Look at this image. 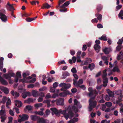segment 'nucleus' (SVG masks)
<instances>
[{
    "instance_id": "nucleus-55",
    "label": "nucleus",
    "mask_w": 123,
    "mask_h": 123,
    "mask_svg": "<svg viewBox=\"0 0 123 123\" xmlns=\"http://www.w3.org/2000/svg\"><path fill=\"white\" fill-rule=\"evenodd\" d=\"M9 114L12 116H13L14 115V112L11 109L9 111Z\"/></svg>"
},
{
    "instance_id": "nucleus-43",
    "label": "nucleus",
    "mask_w": 123,
    "mask_h": 123,
    "mask_svg": "<svg viewBox=\"0 0 123 123\" xmlns=\"http://www.w3.org/2000/svg\"><path fill=\"white\" fill-rule=\"evenodd\" d=\"M105 105L108 107H110L112 105V103L110 102H106L105 103Z\"/></svg>"
},
{
    "instance_id": "nucleus-44",
    "label": "nucleus",
    "mask_w": 123,
    "mask_h": 123,
    "mask_svg": "<svg viewBox=\"0 0 123 123\" xmlns=\"http://www.w3.org/2000/svg\"><path fill=\"white\" fill-rule=\"evenodd\" d=\"M19 78H21V76L20 72H19L18 71L16 73V76Z\"/></svg>"
},
{
    "instance_id": "nucleus-20",
    "label": "nucleus",
    "mask_w": 123,
    "mask_h": 123,
    "mask_svg": "<svg viewBox=\"0 0 123 123\" xmlns=\"http://www.w3.org/2000/svg\"><path fill=\"white\" fill-rule=\"evenodd\" d=\"M70 1L71 0H69L66 2L62 5L60 6V7L62 8H63L65 6H68L69 4Z\"/></svg>"
},
{
    "instance_id": "nucleus-12",
    "label": "nucleus",
    "mask_w": 123,
    "mask_h": 123,
    "mask_svg": "<svg viewBox=\"0 0 123 123\" xmlns=\"http://www.w3.org/2000/svg\"><path fill=\"white\" fill-rule=\"evenodd\" d=\"M33 107L30 105H28L26 106L24 109V111L25 112L28 111H31Z\"/></svg>"
},
{
    "instance_id": "nucleus-19",
    "label": "nucleus",
    "mask_w": 123,
    "mask_h": 123,
    "mask_svg": "<svg viewBox=\"0 0 123 123\" xmlns=\"http://www.w3.org/2000/svg\"><path fill=\"white\" fill-rule=\"evenodd\" d=\"M0 82L2 85H7L8 82L3 78L0 79Z\"/></svg>"
},
{
    "instance_id": "nucleus-9",
    "label": "nucleus",
    "mask_w": 123,
    "mask_h": 123,
    "mask_svg": "<svg viewBox=\"0 0 123 123\" xmlns=\"http://www.w3.org/2000/svg\"><path fill=\"white\" fill-rule=\"evenodd\" d=\"M64 99L60 98L56 100V104L57 105H64Z\"/></svg>"
},
{
    "instance_id": "nucleus-57",
    "label": "nucleus",
    "mask_w": 123,
    "mask_h": 123,
    "mask_svg": "<svg viewBox=\"0 0 123 123\" xmlns=\"http://www.w3.org/2000/svg\"><path fill=\"white\" fill-rule=\"evenodd\" d=\"M22 98L24 99L25 98L27 97V96L25 92L22 93Z\"/></svg>"
},
{
    "instance_id": "nucleus-64",
    "label": "nucleus",
    "mask_w": 123,
    "mask_h": 123,
    "mask_svg": "<svg viewBox=\"0 0 123 123\" xmlns=\"http://www.w3.org/2000/svg\"><path fill=\"white\" fill-rule=\"evenodd\" d=\"M102 59L104 61H107L108 60V59L107 57L105 56H103L102 57Z\"/></svg>"
},
{
    "instance_id": "nucleus-46",
    "label": "nucleus",
    "mask_w": 123,
    "mask_h": 123,
    "mask_svg": "<svg viewBox=\"0 0 123 123\" xmlns=\"http://www.w3.org/2000/svg\"><path fill=\"white\" fill-rule=\"evenodd\" d=\"M87 47L86 45H83V47L82 48V49L84 51H85Z\"/></svg>"
},
{
    "instance_id": "nucleus-41",
    "label": "nucleus",
    "mask_w": 123,
    "mask_h": 123,
    "mask_svg": "<svg viewBox=\"0 0 123 123\" xmlns=\"http://www.w3.org/2000/svg\"><path fill=\"white\" fill-rule=\"evenodd\" d=\"M123 47V46L121 45H118L116 48V50L118 51H119Z\"/></svg>"
},
{
    "instance_id": "nucleus-28",
    "label": "nucleus",
    "mask_w": 123,
    "mask_h": 123,
    "mask_svg": "<svg viewBox=\"0 0 123 123\" xmlns=\"http://www.w3.org/2000/svg\"><path fill=\"white\" fill-rule=\"evenodd\" d=\"M99 39L104 41H106L107 40L106 37L104 35H103L101 37H99Z\"/></svg>"
},
{
    "instance_id": "nucleus-37",
    "label": "nucleus",
    "mask_w": 123,
    "mask_h": 123,
    "mask_svg": "<svg viewBox=\"0 0 123 123\" xmlns=\"http://www.w3.org/2000/svg\"><path fill=\"white\" fill-rule=\"evenodd\" d=\"M43 5L44 6L45 8H49L51 7V6L47 3L43 4Z\"/></svg>"
},
{
    "instance_id": "nucleus-62",
    "label": "nucleus",
    "mask_w": 123,
    "mask_h": 123,
    "mask_svg": "<svg viewBox=\"0 0 123 123\" xmlns=\"http://www.w3.org/2000/svg\"><path fill=\"white\" fill-rule=\"evenodd\" d=\"M34 86V85L32 84H31L28 85V87L30 88H33Z\"/></svg>"
},
{
    "instance_id": "nucleus-58",
    "label": "nucleus",
    "mask_w": 123,
    "mask_h": 123,
    "mask_svg": "<svg viewBox=\"0 0 123 123\" xmlns=\"http://www.w3.org/2000/svg\"><path fill=\"white\" fill-rule=\"evenodd\" d=\"M121 120L120 119H117L116 120H115L114 122L112 123H120Z\"/></svg>"
},
{
    "instance_id": "nucleus-47",
    "label": "nucleus",
    "mask_w": 123,
    "mask_h": 123,
    "mask_svg": "<svg viewBox=\"0 0 123 123\" xmlns=\"http://www.w3.org/2000/svg\"><path fill=\"white\" fill-rule=\"evenodd\" d=\"M110 122V120L107 121V119L102 120L101 121V123H109Z\"/></svg>"
},
{
    "instance_id": "nucleus-17",
    "label": "nucleus",
    "mask_w": 123,
    "mask_h": 123,
    "mask_svg": "<svg viewBox=\"0 0 123 123\" xmlns=\"http://www.w3.org/2000/svg\"><path fill=\"white\" fill-rule=\"evenodd\" d=\"M99 12H98L95 14V16L97 17V19L100 22L102 19V15L99 13Z\"/></svg>"
},
{
    "instance_id": "nucleus-42",
    "label": "nucleus",
    "mask_w": 123,
    "mask_h": 123,
    "mask_svg": "<svg viewBox=\"0 0 123 123\" xmlns=\"http://www.w3.org/2000/svg\"><path fill=\"white\" fill-rule=\"evenodd\" d=\"M108 48H105L103 50V51L106 54H108L109 53V52L107 50Z\"/></svg>"
},
{
    "instance_id": "nucleus-15",
    "label": "nucleus",
    "mask_w": 123,
    "mask_h": 123,
    "mask_svg": "<svg viewBox=\"0 0 123 123\" xmlns=\"http://www.w3.org/2000/svg\"><path fill=\"white\" fill-rule=\"evenodd\" d=\"M103 81V86L104 87H106L107 85V84L108 82V80L107 78H102Z\"/></svg>"
},
{
    "instance_id": "nucleus-32",
    "label": "nucleus",
    "mask_w": 123,
    "mask_h": 123,
    "mask_svg": "<svg viewBox=\"0 0 123 123\" xmlns=\"http://www.w3.org/2000/svg\"><path fill=\"white\" fill-rule=\"evenodd\" d=\"M76 86L77 88L79 87L84 90H85L86 89V87L84 85H79V86Z\"/></svg>"
},
{
    "instance_id": "nucleus-34",
    "label": "nucleus",
    "mask_w": 123,
    "mask_h": 123,
    "mask_svg": "<svg viewBox=\"0 0 123 123\" xmlns=\"http://www.w3.org/2000/svg\"><path fill=\"white\" fill-rule=\"evenodd\" d=\"M43 104L42 103L36 104L34 105L35 107L36 108L42 107Z\"/></svg>"
},
{
    "instance_id": "nucleus-27",
    "label": "nucleus",
    "mask_w": 123,
    "mask_h": 123,
    "mask_svg": "<svg viewBox=\"0 0 123 123\" xmlns=\"http://www.w3.org/2000/svg\"><path fill=\"white\" fill-rule=\"evenodd\" d=\"M112 71L114 72H117L118 73L120 72V70L117 67H114L112 70Z\"/></svg>"
},
{
    "instance_id": "nucleus-56",
    "label": "nucleus",
    "mask_w": 123,
    "mask_h": 123,
    "mask_svg": "<svg viewBox=\"0 0 123 123\" xmlns=\"http://www.w3.org/2000/svg\"><path fill=\"white\" fill-rule=\"evenodd\" d=\"M86 61L89 63H91L92 62V60L90 58H87L86 59Z\"/></svg>"
},
{
    "instance_id": "nucleus-21",
    "label": "nucleus",
    "mask_w": 123,
    "mask_h": 123,
    "mask_svg": "<svg viewBox=\"0 0 123 123\" xmlns=\"http://www.w3.org/2000/svg\"><path fill=\"white\" fill-rule=\"evenodd\" d=\"M34 101L33 99L31 98H29L27 99L25 101V103H27L29 104L31 103H33Z\"/></svg>"
},
{
    "instance_id": "nucleus-53",
    "label": "nucleus",
    "mask_w": 123,
    "mask_h": 123,
    "mask_svg": "<svg viewBox=\"0 0 123 123\" xmlns=\"http://www.w3.org/2000/svg\"><path fill=\"white\" fill-rule=\"evenodd\" d=\"M51 97L50 95V93H48L47 94L45 97V98L46 99H48L51 98Z\"/></svg>"
},
{
    "instance_id": "nucleus-4",
    "label": "nucleus",
    "mask_w": 123,
    "mask_h": 123,
    "mask_svg": "<svg viewBox=\"0 0 123 123\" xmlns=\"http://www.w3.org/2000/svg\"><path fill=\"white\" fill-rule=\"evenodd\" d=\"M15 75L14 73H9V74H3V77L6 79H8L9 80H11V77Z\"/></svg>"
},
{
    "instance_id": "nucleus-5",
    "label": "nucleus",
    "mask_w": 123,
    "mask_h": 123,
    "mask_svg": "<svg viewBox=\"0 0 123 123\" xmlns=\"http://www.w3.org/2000/svg\"><path fill=\"white\" fill-rule=\"evenodd\" d=\"M77 80L73 79V84L76 86H79V85L82 84L83 83V80L81 79H80L78 81H77Z\"/></svg>"
},
{
    "instance_id": "nucleus-52",
    "label": "nucleus",
    "mask_w": 123,
    "mask_h": 123,
    "mask_svg": "<svg viewBox=\"0 0 123 123\" xmlns=\"http://www.w3.org/2000/svg\"><path fill=\"white\" fill-rule=\"evenodd\" d=\"M71 92L73 93H75L77 91V89L75 88H73L71 89Z\"/></svg>"
},
{
    "instance_id": "nucleus-3",
    "label": "nucleus",
    "mask_w": 123,
    "mask_h": 123,
    "mask_svg": "<svg viewBox=\"0 0 123 123\" xmlns=\"http://www.w3.org/2000/svg\"><path fill=\"white\" fill-rule=\"evenodd\" d=\"M95 43L96 44L94 45V48L96 52L97 53H98L99 51L100 48V46L98 44L100 43V42L99 40H97L95 41Z\"/></svg>"
},
{
    "instance_id": "nucleus-30",
    "label": "nucleus",
    "mask_w": 123,
    "mask_h": 123,
    "mask_svg": "<svg viewBox=\"0 0 123 123\" xmlns=\"http://www.w3.org/2000/svg\"><path fill=\"white\" fill-rule=\"evenodd\" d=\"M7 100V98L6 97H3L0 103L4 104L5 103Z\"/></svg>"
},
{
    "instance_id": "nucleus-39",
    "label": "nucleus",
    "mask_w": 123,
    "mask_h": 123,
    "mask_svg": "<svg viewBox=\"0 0 123 123\" xmlns=\"http://www.w3.org/2000/svg\"><path fill=\"white\" fill-rule=\"evenodd\" d=\"M78 121V119L77 118L74 117L73 119L69 121V122H73L75 123V122H77Z\"/></svg>"
},
{
    "instance_id": "nucleus-16",
    "label": "nucleus",
    "mask_w": 123,
    "mask_h": 123,
    "mask_svg": "<svg viewBox=\"0 0 123 123\" xmlns=\"http://www.w3.org/2000/svg\"><path fill=\"white\" fill-rule=\"evenodd\" d=\"M30 117L31 119L33 121H36L39 118V117L36 115H31Z\"/></svg>"
},
{
    "instance_id": "nucleus-49",
    "label": "nucleus",
    "mask_w": 123,
    "mask_h": 123,
    "mask_svg": "<svg viewBox=\"0 0 123 123\" xmlns=\"http://www.w3.org/2000/svg\"><path fill=\"white\" fill-rule=\"evenodd\" d=\"M71 71L73 73L75 74L77 73V71L76 68H73L71 69Z\"/></svg>"
},
{
    "instance_id": "nucleus-61",
    "label": "nucleus",
    "mask_w": 123,
    "mask_h": 123,
    "mask_svg": "<svg viewBox=\"0 0 123 123\" xmlns=\"http://www.w3.org/2000/svg\"><path fill=\"white\" fill-rule=\"evenodd\" d=\"M58 85V83L57 82H55L53 84V87L55 88Z\"/></svg>"
},
{
    "instance_id": "nucleus-35",
    "label": "nucleus",
    "mask_w": 123,
    "mask_h": 123,
    "mask_svg": "<svg viewBox=\"0 0 123 123\" xmlns=\"http://www.w3.org/2000/svg\"><path fill=\"white\" fill-rule=\"evenodd\" d=\"M50 112V111L49 110H46L45 111L46 114L44 115V117H47L49 114Z\"/></svg>"
},
{
    "instance_id": "nucleus-26",
    "label": "nucleus",
    "mask_w": 123,
    "mask_h": 123,
    "mask_svg": "<svg viewBox=\"0 0 123 123\" xmlns=\"http://www.w3.org/2000/svg\"><path fill=\"white\" fill-rule=\"evenodd\" d=\"M95 67V65L93 63L89 64L88 68H90L91 71H92L94 69Z\"/></svg>"
},
{
    "instance_id": "nucleus-29",
    "label": "nucleus",
    "mask_w": 123,
    "mask_h": 123,
    "mask_svg": "<svg viewBox=\"0 0 123 123\" xmlns=\"http://www.w3.org/2000/svg\"><path fill=\"white\" fill-rule=\"evenodd\" d=\"M0 115L1 116H6V114L5 113V111L1 110L0 111Z\"/></svg>"
},
{
    "instance_id": "nucleus-8",
    "label": "nucleus",
    "mask_w": 123,
    "mask_h": 123,
    "mask_svg": "<svg viewBox=\"0 0 123 123\" xmlns=\"http://www.w3.org/2000/svg\"><path fill=\"white\" fill-rule=\"evenodd\" d=\"M20 116V115H19V116L21 117L20 121H18L19 122H20L21 121L27 120L29 118V116L27 114H23L22 115V117H21Z\"/></svg>"
},
{
    "instance_id": "nucleus-59",
    "label": "nucleus",
    "mask_w": 123,
    "mask_h": 123,
    "mask_svg": "<svg viewBox=\"0 0 123 123\" xmlns=\"http://www.w3.org/2000/svg\"><path fill=\"white\" fill-rule=\"evenodd\" d=\"M97 27L99 28H102L103 27L101 24H98L97 25Z\"/></svg>"
},
{
    "instance_id": "nucleus-23",
    "label": "nucleus",
    "mask_w": 123,
    "mask_h": 123,
    "mask_svg": "<svg viewBox=\"0 0 123 123\" xmlns=\"http://www.w3.org/2000/svg\"><path fill=\"white\" fill-rule=\"evenodd\" d=\"M69 75L70 74L68 72L66 71L64 73H63L62 74V75L63 76L62 79H65L66 77L69 76Z\"/></svg>"
},
{
    "instance_id": "nucleus-40",
    "label": "nucleus",
    "mask_w": 123,
    "mask_h": 123,
    "mask_svg": "<svg viewBox=\"0 0 123 123\" xmlns=\"http://www.w3.org/2000/svg\"><path fill=\"white\" fill-rule=\"evenodd\" d=\"M50 100L49 99L45 100L43 102L44 103H47L48 105H49L50 102Z\"/></svg>"
},
{
    "instance_id": "nucleus-50",
    "label": "nucleus",
    "mask_w": 123,
    "mask_h": 123,
    "mask_svg": "<svg viewBox=\"0 0 123 123\" xmlns=\"http://www.w3.org/2000/svg\"><path fill=\"white\" fill-rule=\"evenodd\" d=\"M63 9H60V12H67V9L64 7V8H63Z\"/></svg>"
},
{
    "instance_id": "nucleus-11",
    "label": "nucleus",
    "mask_w": 123,
    "mask_h": 123,
    "mask_svg": "<svg viewBox=\"0 0 123 123\" xmlns=\"http://www.w3.org/2000/svg\"><path fill=\"white\" fill-rule=\"evenodd\" d=\"M64 87H62L61 89L62 91H63L65 90H66L67 89L69 88L71 86V85L70 84L67 83H65Z\"/></svg>"
},
{
    "instance_id": "nucleus-13",
    "label": "nucleus",
    "mask_w": 123,
    "mask_h": 123,
    "mask_svg": "<svg viewBox=\"0 0 123 123\" xmlns=\"http://www.w3.org/2000/svg\"><path fill=\"white\" fill-rule=\"evenodd\" d=\"M11 94L13 96H14V98H17L19 96V93L17 92H14V90H12L10 92Z\"/></svg>"
},
{
    "instance_id": "nucleus-6",
    "label": "nucleus",
    "mask_w": 123,
    "mask_h": 123,
    "mask_svg": "<svg viewBox=\"0 0 123 123\" xmlns=\"http://www.w3.org/2000/svg\"><path fill=\"white\" fill-rule=\"evenodd\" d=\"M0 18L2 22H6L7 20L6 16L1 11H0Z\"/></svg>"
},
{
    "instance_id": "nucleus-18",
    "label": "nucleus",
    "mask_w": 123,
    "mask_h": 123,
    "mask_svg": "<svg viewBox=\"0 0 123 123\" xmlns=\"http://www.w3.org/2000/svg\"><path fill=\"white\" fill-rule=\"evenodd\" d=\"M4 60V58L3 57L0 58V69L1 71H2L3 69Z\"/></svg>"
},
{
    "instance_id": "nucleus-63",
    "label": "nucleus",
    "mask_w": 123,
    "mask_h": 123,
    "mask_svg": "<svg viewBox=\"0 0 123 123\" xmlns=\"http://www.w3.org/2000/svg\"><path fill=\"white\" fill-rule=\"evenodd\" d=\"M55 88L53 87L50 88V92H54L55 91Z\"/></svg>"
},
{
    "instance_id": "nucleus-7",
    "label": "nucleus",
    "mask_w": 123,
    "mask_h": 123,
    "mask_svg": "<svg viewBox=\"0 0 123 123\" xmlns=\"http://www.w3.org/2000/svg\"><path fill=\"white\" fill-rule=\"evenodd\" d=\"M63 91V92L59 93V96L64 97L66 96L67 95H70L71 94L68 90H65Z\"/></svg>"
},
{
    "instance_id": "nucleus-1",
    "label": "nucleus",
    "mask_w": 123,
    "mask_h": 123,
    "mask_svg": "<svg viewBox=\"0 0 123 123\" xmlns=\"http://www.w3.org/2000/svg\"><path fill=\"white\" fill-rule=\"evenodd\" d=\"M68 109V113H67L65 110L63 111L61 110L58 111L55 108H50V110L52 112L57 116L60 113L63 114V116L67 120L69 118L71 119L74 117V114L73 111L77 112L78 111L77 108L74 106H69Z\"/></svg>"
},
{
    "instance_id": "nucleus-36",
    "label": "nucleus",
    "mask_w": 123,
    "mask_h": 123,
    "mask_svg": "<svg viewBox=\"0 0 123 123\" xmlns=\"http://www.w3.org/2000/svg\"><path fill=\"white\" fill-rule=\"evenodd\" d=\"M35 19V18H28L26 19V20L27 22H30Z\"/></svg>"
},
{
    "instance_id": "nucleus-24",
    "label": "nucleus",
    "mask_w": 123,
    "mask_h": 123,
    "mask_svg": "<svg viewBox=\"0 0 123 123\" xmlns=\"http://www.w3.org/2000/svg\"><path fill=\"white\" fill-rule=\"evenodd\" d=\"M107 92L110 97H113L114 96V94L109 89L108 90Z\"/></svg>"
},
{
    "instance_id": "nucleus-25",
    "label": "nucleus",
    "mask_w": 123,
    "mask_h": 123,
    "mask_svg": "<svg viewBox=\"0 0 123 123\" xmlns=\"http://www.w3.org/2000/svg\"><path fill=\"white\" fill-rule=\"evenodd\" d=\"M15 103H17L18 105V107L19 108L22 106V104L21 101L16 100L15 101Z\"/></svg>"
},
{
    "instance_id": "nucleus-22",
    "label": "nucleus",
    "mask_w": 123,
    "mask_h": 123,
    "mask_svg": "<svg viewBox=\"0 0 123 123\" xmlns=\"http://www.w3.org/2000/svg\"><path fill=\"white\" fill-rule=\"evenodd\" d=\"M47 120H46L44 119L43 118H40L39 119L38 122L39 123H46V121Z\"/></svg>"
},
{
    "instance_id": "nucleus-45",
    "label": "nucleus",
    "mask_w": 123,
    "mask_h": 123,
    "mask_svg": "<svg viewBox=\"0 0 123 123\" xmlns=\"http://www.w3.org/2000/svg\"><path fill=\"white\" fill-rule=\"evenodd\" d=\"M91 88H89L88 89V90L89 91H90V92L89 93V97H91L92 96V95L93 93V92L92 91H91Z\"/></svg>"
},
{
    "instance_id": "nucleus-33",
    "label": "nucleus",
    "mask_w": 123,
    "mask_h": 123,
    "mask_svg": "<svg viewBox=\"0 0 123 123\" xmlns=\"http://www.w3.org/2000/svg\"><path fill=\"white\" fill-rule=\"evenodd\" d=\"M32 94L33 96L34 97H36L37 95V92L35 90H33L32 91Z\"/></svg>"
},
{
    "instance_id": "nucleus-54",
    "label": "nucleus",
    "mask_w": 123,
    "mask_h": 123,
    "mask_svg": "<svg viewBox=\"0 0 123 123\" xmlns=\"http://www.w3.org/2000/svg\"><path fill=\"white\" fill-rule=\"evenodd\" d=\"M91 22L92 23H97L98 22V20L96 18L92 19L91 20Z\"/></svg>"
},
{
    "instance_id": "nucleus-14",
    "label": "nucleus",
    "mask_w": 123,
    "mask_h": 123,
    "mask_svg": "<svg viewBox=\"0 0 123 123\" xmlns=\"http://www.w3.org/2000/svg\"><path fill=\"white\" fill-rule=\"evenodd\" d=\"M13 4H10L9 2H8L7 3V5L8 6L7 7L9 10L12 11L15 10L13 6Z\"/></svg>"
},
{
    "instance_id": "nucleus-51",
    "label": "nucleus",
    "mask_w": 123,
    "mask_h": 123,
    "mask_svg": "<svg viewBox=\"0 0 123 123\" xmlns=\"http://www.w3.org/2000/svg\"><path fill=\"white\" fill-rule=\"evenodd\" d=\"M0 118L1 119V122H3L6 119V116H1Z\"/></svg>"
},
{
    "instance_id": "nucleus-10",
    "label": "nucleus",
    "mask_w": 123,
    "mask_h": 123,
    "mask_svg": "<svg viewBox=\"0 0 123 123\" xmlns=\"http://www.w3.org/2000/svg\"><path fill=\"white\" fill-rule=\"evenodd\" d=\"M0 89L4 92L6 94H8L9 91L7 88L3 86H0Z\"/></svg>"
},
{
    "instance_id": "nucleus-48",
    "label": "nucleus",
    "mask_w": 123,
    "mask_h": 123,
    "mask_svg": "<svg viewBox=\"0 0 123 123\" xmlns=\"http://www.w3.org/2000/svg\"><path fill=\"white\" fill-rule=\"evenodd\" d=\"M123 16V10H121L118 15L119 18Z\"/></svg>"
},
{
    "instance_id": "nucleus-31",
    "label": "nucleus",
    "mask_w": 123,
    "mask_h": 123,
    "mask_svg": "<svg viewBox=\"0 0 123 123\" xmlns=\"http://www.w3.org/2000/svg\"><path fill=\"white\" fill-rule=\"evenodd\" d=\"M102 8V6L100 5H98L97 8V9L98 12H99L101 10Z\"/></svg>"
},
{
    "instance_id": "nucleus-2",
    "label": "nucleus",
    "mask_w": 123,
    "mask_h": 123,
    "mask_svg": "<svg viewBox=\"0 0 123 123\" xmlns=\"http://www.w3.org/2000/svg\"><path fill=\"white\" fill-rule=\"evenodd\" d=\"M95 99V97H91L89 99V106L88 107L89 111H91L93 108H95L97 105V102L93 101Z\"/></svg>"
},
{
    "instance_id": "nucleus-60",
    "label": "nucleus",
    "mask_w": 123,
    "mask_h": 123,
    "mask_svg": "<svg viewBox=\"0 0 123 123\" xmlns=\"http://www.w3.org/2000/svg\"><path fill=\"white\" fill-rule=\"evenodd\" d=\"M105 99L107 101H109L110 99V98L109 97L108 95H106L105 97Z\"/></svg>"
},
{
    "instance_id": "nucleus-38",
    "label": "nucleus",
    "mask_w": 123,
    "mask_h": 123,
    "mask_svg": "<svg viewBox=\"0 0 123 123\" xmlns=\"http://www.w3.org/2000/svg\"><path fill=\"white\" fill-rule=\"evenodd\" d=\"M11 104V100L10 98L8 97L7 98V101L6 103V105H9Z\"/></svg>"
}]
</instances>
